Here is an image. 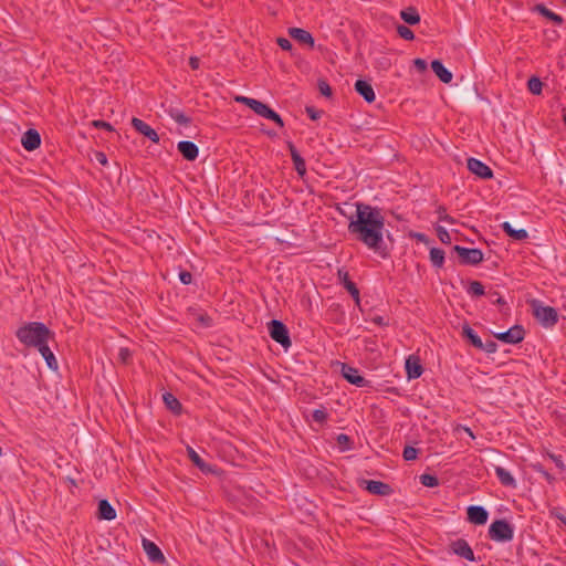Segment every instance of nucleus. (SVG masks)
<instances>
[{
    "mask_svg": "<svg viewBox=\"0 0 566 566\" xmlns=\"http://www.w3.org/2000/svg\"><path fill=\"white\" fill-rule=\"evenodd\" d=\"M348 232L368 249L379 251L384 244L385 217L381 210L356 203V218L349 217Z\"/></svg>",
    "mask_w": 566,
    "mask_h": 566,
    "instance_id": "1",
    "label": "nucleus"
},
{
    "mask_svg": "<svg viewBox=\"0 0 566 566\" xmlns=\"http://www.w3.org/2000/svg\"><path fill=\"white\" fill-rule=\"evenodd\" d=\"M15 336L23 345L39 348L53 339L54 334L43 323L31 322L19 327Z\"/></svg>",
    "mask_w": 566,
    "mask_h": 566,
    "instance_id": "2",
    "label": "nucleus"
},
{
    "mask_svg": "<svg viewBox=\"0 0 566 566\" xmlns=\"http://www.w3.org/2000/svg\"><path fill=\"white\" fill-rule=\"evenodd\" d=\"M234 99L235 102L250 107L259 116L273 120L280 127L284 126L281 116L271 109L266 104L247 96H237Z\"/></svg>",
    "mask_w": 566,
    "mask_h": 566,
    "instance_id": "3",
    "label": "nucleus"
},
{
    "mask_svg": "<svg viewBox=\"0 0 566 566\" xmlns=\"http://www.w3.org/2000/svg\"><path fill=\"white\" fill-rule=\"evenodd\" d=\"M489 537L494 542H511L514 537V527L506 520H496L489 527Z\"/></svg>",
    "mask_w": 566,
    "mask_h": 566,
    "instance_id": "4",
    "label": "nucleus"
},
{
    "mask_svg": "<svg viewBox=\"0 0 566 566\" xmlns=\"http://www.w3.org/2000/svg\"><path fill=\"white\" fill-rule=\"evenodd\" d=\"M533 315L545 327L554 326L558 321L557 311L551 306H544L538 301H533Z\"/></svg>",
    "mask_w": 566,
    "mask_h": 566,
    "instance_id": "5",
    "label": "nucleus"
},
{
    "mask_svg": "<svg viewBox=\"0 0 566 566\" xmlns=\"http://www.w3.org/2000/svg\"><path fill=\"white\" fill-rule=\"evenodd\" d=\"M269 333L273 340L281 344L285 349L291 346V339L286 326L277 319L269 323Z\"/></svg>",
    "mask_w": 566,
    "mask_h": 566,
    "instance_id": "6",
    "label": "nucleus"
},
{
    "mask_svg": "<svg viewBox=\"0 0 566 566\" xmlns=\"http://www.w3.org/2000/svg\"><path fill=\"white\" fill-rule=\"evenodd\" d=\"M453 251L459 255L462 264L476 265L483 261V252L480 249L454 245Z\"/></svg>",
    "mask_w": 566,
    "mask_h": 566,
    "instance_id": "7",
    "label": "nucleus"
},
{
    "mask_svg": "<svg viewBox=\"0 0 566 566\" xmlns=\"http://www.w3.org/2000/svg\"><path fill=\"white\" fill-rule=\"evenodd\" d=\"M524 328L520 325H515L506 332L495 334V337L506 344H517L524 339Z\"/></svg>",
    "mask_w": 566,
    "mask_h": 566,
    "instance_id": "8",
    "label": "nucleus"
},
{
    "mask_svg": "<svg viewBox=\"0 0 566 566\" xmlns=\"http://www.w3.org/2000/svg\"><path fill=\"white\" fill-rule=\"evenodd\" d=\"M450 549L452 551V553H454L455 555H458L467 560H470V562L475 560V556H474L472 548L470 547L469 543L463 538H459V539L452 542L450 544Z\"/></svg>",
    "mask_w": 566,
    "mask_h": 566,
    "instance_id": "9",
    "label": "nucleus"
},
{
    "mask_svg": "<svg viewBox=\"0 0 566 566\" xmlns=\"http://www.w3.org/2000/svg\"><path fill=\"white\" fill-rule=\"evenodd\" d=\"M468 521L475 525H483L488 522L489 513L483 506L471 505L467 509Z\"/></svg>",
    "mask_w": 566,
    "mask_h": 566,
    "instance_id": "10",
    "label": "nucleus"
},
{
    "mask_svg": "<svg viewBox=\"0 0 566 566\" xmlns=\"http://www.w3.org/2000/svg\"><path fill=\"white\" fill-rule=\"evenodd\" d=\"M468 169L472 174H474L478 177L483 178V179H490L493 177V172H492L491 168L488 165H485L484 163H482L481 160L475 159V158L468 159Z\"/></svg>",
    "mask_w": 566,
    "mask_h": 566,
    "instance_id": "11",
    "label": "nucleus"
},
{
    "mask_svg": "<svg viewBox=\"0 0 566 566\" xmlns=\"http://www.w3.org/2000/svg\"><path fill=\"white\" fill-rule=\"evenodd\" d=\"M132 126L143 136L150 139L153 143H159V135L155 129H153L148 124H146L144 120L133 117L132 118Z\"/></svg>",
    "mask_w": 566,
    "mask_h": 566,
    "instance_id": "12",
    "label": "nucleus"
},
{
    "mask_svg": "<svg viewBox=\"0 0 566 566\" xmlns=\"http://www.w3.org/2000/svg\"><path fill=\"white\" fill-rule=\"evenodd\" d=\"M361 484H365V489L371 494L389 495L392 492L391 486L381 481L363 480Z\"/></svg>",
    "mask_w": 566,
    "mask_h": 566,
    "instance_id": "13",
    "label": "nucleus"
},
{
    "mask_svg": "<svg viewBox=\"0 0 566 566\" xmlns=\"http://www.w3.org/2000/svg\"><path fill=\"white\" fill-rule=\"evenodd\" d=\"M342 374L347 381L358 387H365L368 384V381L359 375L356 368L346 364H344L342 367Z\"/></svg>",
    "mask_w": 566,
    "mask_h": 566,
    "instance_id": "14",
    "label": "nucleus"
},
{
    "mask_svg": "<svg viewBox=\"0 0 566 566\" xmlns=\"http://www.w3.org/2000/svg\"><path fill=\"white\" fill-rule=\"evenodd\" d=\"M406 373L409 379H416L422 375L423 368L418 356L410 355L406 359Z\"/></svg>",
    "mask_w": 566,
    "mask_h": 566,
    "instance_id": "15",
    "label": "nucleus"
},
{
    "mask_svg": "<svg viewBox=\"0 0 566 566\" xmlns=\"http://www.w3.org/2000/svg\"><path fill=\"white\" fill-rule=\"evenodd\" d=\"M21 144L29 151L39 148L41 145L40 134L35 129L27 130L21 138Z\"/></svg>",
    "mask_w": 566,
    "mask_h": 566,
    "instance_id": "16",
    "label": "nucleus"
},
{
    "mask_svg": "<svg viewBox=\"0 0 566 566\" xmlns=\"http://www.w3.org/2000/svg\"><path fill=\"white\" fill-rule=\"evenodd\" d=\"M178 151L186 160L193 161L198 157V147L195 143L189 140L179 142L177 145Z\"/></svg>",
    "mask_w": 566,
    "mask_h": 566,
    "instance_id": "17",
    "label": "nucleus"
},
{
    "mask_svg": "<svg viewBox=\"0 0 566 566\" xmlns=\"http://www.w3.org/2000/svg\"><path fill=\"white\" fill-rule=\"evenodd\" d=\"M289 35L297 41L298 43L301 44H306L311 48L314 46V38L312 36V34L304 30V29H301V28H290L289 29Z\"/></svg>",
    "mask_w": 566,
    "mask_h": 566,
    "instance_id": "18",
    "label": "nucleus"
},
{
    "mask_svg": "<svg viewBox=\"0 0 566 566\" xmlns=\"http://www.w3.org/2000/svg\"><path fill=\"white\" fill-rule=\"evenodd\" d=\"M338 277L344 285V287L348 291V293L353 296L356 304H359V290L357 289L356 284L349 279L348 272L338 271Z\"/></svg>",
    "mask_w": 566,
    "mask_h": 566,
    "instance_id": "19",
    "label": "nucleus"
},
{
    "mask_svg": "<svg viewBox=\"0 0 566 566\" xmlns=\"http://www.w3.org/2000/svg\"><path fill=\"white\" fill-rule=\"evenodd\" d=\"M143 547H144L148 558L151 562H155V563L164 562L165 556L161 553L160 548L155 543L144 538Z\"/></svg>",
    "mask_w": 566,
    "mask_h": 566,
    "instance_id": "20",
    "label": "nucleus"
},
{
    "mask_svg": "<svg viewBox=\"0 0 566 566\" xmlns=\"http://www.w3.org/2000/svg\"><path fill=\"white\" fill-rule=\"evenodd\" d=\"M355 90L368 103H373L376 98L374 88L367 81H364V80L356 81Z\"/></svg>",
    "mask_w": 566,
    "mask_h": 566,
    "instance_id": "21",
    "label": "nucleus"
},
{
    "mask_svg": "<svg viewBox=\"0 0 566 566\" xmlns=\"http://www.w3.org/2000/svg\"><path fill=\"white\" fill-rule=\"evenodd\" d=\"M431 69L441 82L448 84L452 81V73L444 67L441 61L433 60L431 62Z\"/></svg>",
    "mask_w": 566,
    "mask_h": 566,
    "instance_id": "22",
    "label": "nucleus"
},
{
    "mask_svg": "<svg viewBox=\"0 0 566 566\" xmlns=\"http://www.w3.org/2000/svg\"><path fill=\"white\" fill-rule=\"evenodd\" d=\"M289 149L291 153V157L295 167V170L300 176H304L306 172L305 160L301 157L295 146L292 143H289Z\"/></svg>",
    "mask_w": 566,
    "mask_h": 566,
    "instance_id": "23",
    "label": "nucleus"
},
{
    "mask_svg": "<svg viewBox=\"0 0 566 566\" xmlns=\"http://www.w3.org/2000/svg\"><path fill=\"white\" fill-rule=\"evenodd\" d=\"M97 515L99 520L112 521L116 517V512L107 500H101L98 502Z\"/></svg>",
    "mask_w": 566,
    "mask_h": 566,
    "instance_id": "24",
    "label": "nucleus"
},
{
    "mask_svg": "<svg viewBox=\"0 0 566 566\" xmlns=\"http://www.w3.org/2000/svg\"><path fill=\"white\" fill-rule=\"evenodd\" d=\"M503 231L514 240L523 241L528 238L525 229L515 230L510 222L505 221L501 224Z\"/></svg>",
    "mask_w": 566,
    "mask_h": 566,
    "instance_id": "25",
    "label": "nucleus"
},
{
    "mask_svg": "<svg viewBox=\"0 0 566 566\" xmlns=\"http://www.w3.org/2000/svg\"><path fill=\"white\" fill-rule=\"evenodd\" d=\"M535 11L538 12L541 15L545 17L546 19L553 21L554 23L560 25L564 22V19L562 15L553 12L552 10L547 9L544 4L539 3L535 6Z\"/></svg>",
    "mask_w": 566,
    "mask_h": 566,
    "instance_id": "26",
    "label": "nucleus"
},
{
    "mask_svg": "<svg viewBox=\"0 0 566 566\" xmlns=\"http://www.w3.org/2000/svg\"><path fill=\"white\" fill-rule=\"evenodd\" d=\"M38 350L40 352L42 357L45 359L46 365H48L49 368H51L53 370L57 369V361L55 359L54 354L50 349L48 343H44L42 346H40L38 348Z\"/></svg>",
    "mask_w": 566,
    "mask_h": 566,
    "instance_id": "27",
    "label": "nucleus"
},
{
    "mask_svg": "<svg viewBox=\"0 0 566 566\" xmlns=\"http://www.w3.org/2000/svg\"><path fill=\"white\" fill-rule=\"evenodd\" d=\"M494 471L497 479L504 486H515V479L506 469L502 467H495Z\"/></svg>",
    "mask_w": 566,
    "mask_h": 566,
    "instance_id": "28",
    "label": "nucleus"
},
{
    "mask_svg": "<svg viewBox=\"0 0 566 566\" xmlns=\"http://www.w3.org/2000/svg\"><path fill=\"white\" fill-rule=\"evenodd\" d=\"M187 453H188L189 459L192 461V463L197 468H199L202 472H211L212 471L211 467L209 464H207L191 447L187 448Z\"/></svg>",
    "mask_w": 566,
    "mask_h": 566,
    "instance_id": "29",
    "label": "nucleus"
},
{
    "mask_svg": "<svg viewBox=\"0 0 566 566\" xmlns=\"http://www.w3.org/2000/svg\"><path fill=\"white\" fill-rule=\"evenodd\" d=\"M400 18L410 25H415L420 22V15L418 11L412 7L402 10L400 12Z\"/></svg>",
    "mask_w": 566,
    "mask_h": 566,
    "instance_id": "30",
    "label": "nucleus"
},
{
    "mask_svg": "<svg viewBox=\"0 0 566 566\" xmlns=\"http://www.w3.org/2000/svg\"><path fill=\"white\" fill-rule=\"evenodd\" d=\"M462 336L468 338L472 346L479 348L482 346V339L474 333V331L468 325L464 324L462 327Z\"/></svg>",
    "mask_w": 566,
    "mask_h": 566,
    "instance_id": "31",
    "label": "nucleus"
},
{
    "mask_svg": "<svg viewBox=\"0 0 566 566\" xmlns=\"http://www.w3.org/2000/svg\"><path fill=\"white\" fill-rule=\"evenodd\" d=\"M164 402L166 407L171 410L174 413H179L181 411V403L179 400L170 392H166L163 396Z\"/></svg>",
    "mask_w": 566,
    "mask_h": 566,
    "instance_id": "32",
    "label": "nucleus"
},
{
    "mask_svg": "<svg viewBox=\"0 0 566 566\" xmlns=\"http://www.w3.org/2000/svg\"><path fill=\"white\" fill-rule=\"evenodd\" d=\"M168 114L169 116L176 122L178 123L179 125H189L190 124V118L188 116H186L182 112H180L179 109L177 108H170L168 111Z\"/></svg>",
    "mask_w": 566,
    "mask_h": 566,
    "instance_id": "33",
    "label": "nucleus"
},
{
    "mask_svg": "<svg viewBox=\"0 0 566 566\" xmlns=\"http://www.w3.org/2000/svg\"><path fill=\"white\" fill-rule=\"evenodd\" d=\"M430 261L434 266L441 268L444 262V252L441 249L432 248L430 250Z\"/></svg>",
    "mask_w": 566,
    "mask_h": 566,
    "instance_id": "34",
    "label": "nucleus"
},
{
    "mask_svg": "<svg viewBox=\"0 0 566 566\" xmlns=\"http://www.w3.org/2000/svg\"><path fill=\"white\" fill-rule=\"evenodd\" d=\"M527 88L532 94L539 95L543 90V83L538 77L532 76L527 82Z\"/></svg>",
    "mask_w": 566,
    "mask_h": 566,
    "instance_id": "35",
    "label": "nucleus"
},
{
    "mask_svg": "<svg viewBox=\"0 0 566 566\" xmlns=\"http://www.w3.org/2000/svg\"><path fill=\"white\" fill-rule=\"evenodd\" d=\"M468 293L471 294L472 296H482L485 293L484 292V286L479 281H472L470 283L469 289H468Z\"/></svg>",
    "mask_w": 566,
    "mask_h": 566,
    "instance_id": "36",
    "label": "nucleus"
},
{
    "mask_svg": "<svg viewBox=\"0 0 566 566\" xmlns=\"http://www.w3.org/2000/svg\"><path fill=\"white\" fill-rule=\"evenodd\" d=\"M397 33L399 34L400 38L407 41H411L415 39V33L412 32V30H410L408 27L403 24L397 25Z\"/></svg>",
    "mask_w": 566,
    "mask_h": 566,
    "instance_id": "37",
    "label": "nucleus"
},
{
    "mask_svg": "<svg viewBox=\"0 0 566 566\" xmlns=\"http://www.w3.org/2000/svg\"><path fill=\"white\" fill-rule=\"evenodd\" d=\"M420 482L428 488H434L439 484V480L436 475L432 474H422L420 475Z\"/></svg>",
    "mask_w": 566,
    "mask_h": 566,
    "instance_id": "38",
    "label": "nucleus"
},
{
    "mask_svg": "<svg viewBox=\"0 0 566 566\" xmlns=\"http://www.w3.org/2000/svg\"><path fill=\"white\" fill-rule=\"evenodd\" d=\"M338 447L344 451L350 449V438L347 434L339 433L336 438Z\"/></svg>",
    "mask_w": 566,
    "mask_h": 566,
    "instance_id": "39",
    "label": "nucleus"
},
{
    "mask_svg": "<svg viewBox=\"0 0 566 566\" xmlns=\"http://www.w3.org/2000/svg\"><path fill=\"white\" fill-rule=\"evenodd\" d=\"M436 231H437V235H438L439 240L442 243L449 244L451 242V237H450L449 232L443 227L438 226L436 228Z\"/></svg>",
    "mask_w": 566,
    "mask_h": 566,
    "instance_id": "40",
    "label": "nucleus"
},
{
    "mask_svg": "<svg viewBox=\"0 0 566 566\" xmlns=\"http://www.w3.org/2000/svg\"><path fill=\"white\" fill-rule=\"evenodd\" d=\"M437 213H438V218H439L440 221H444V222H448L450 224L455 222L454 219L447 213L446 208L442 207V206L438 207Z\"/></svg>",
    "mask_w": 566,
    "mask_h": 566,
    "instance_id": "41",
    "label": "nucleus"
},
{
    "mask_svg": "<svg viewBox=\"0 0 566 566\" xmlns=\"http://www.w3.org/2000/svg\"><path fill=\"white\" fill-rule=\"evenodd\" d=\"M417 455L418 450L416 448L408 446L403 449L402 457L406 461H412L417 459Z\"/></svg>",
    "mask_w": 566,
    "mask_h": 566,
    "instance_id": "42",
    "label": "nucleus"
},
{
    "mask_svg": "<svg viewBox=\"0 0 566 566\" xmlns=\"http://www.w3.org/2000/svg\"><path fill=\"white\" fill-rule=\"evenodd\" d=\"M118 359L125 365L129 364L132 359V352L126 347H120L118 352Z\"/></svg>",
    "mask_w": 566,
    "mask_h": 566,
    "instance_id": "43",
    "label": "nucleus"
},
{
    "mask_svg": "<svg viewBox=\"0 0 566 566\" xmlns=\"http://www.w3.org/2000/svg\"><path fill=\"white\" fill-rule=\"evenodd\" d=\"M478 349L484 350L489 354L495 353L497 349V344L492 339H488L485 343L482 342V346Z\"/></svg>",
    "mask_w": 566,
    "mask_h": 566,
    "instance_id": "44",
    "label": "nucleus"
},
{
    "mask_svg": "<svg viewBox=\"0 0 566 566\" xmlns=\"http://www.w3.org/2000/svg\"><path fill=\"white\" fill-rule=\"evenodd\" d=\"M313 420L323 423L327 419V413L324 409H316L313 411Z\"/></svg>",
    "mask_w": 566,
    "mask_h": 566,
    "instance_id": "45",
    "label": "nucleus"
},
{
    "mask_svg": "<svg viewBox=\"0 0 566 566\" xmlns=\"http://www.w3.org/2000/svg\"><path fill=\"white\" fill-rule=\"evenodd\" d=\"M318 90H319L322 95H324L326 97H331L332 96V88H331L329 84L326 81H319L318 82Z\"/></svg>",
    "mask_w": 566,
    "mask_h": 566,
    "instance_id": "46",
    "label": "nucleus"
},
{
    "mask_svg": "<svg viewBox=\"0 0 566 566\" xmlns=\"http://www.w3.org/2000/svg\"><path fill=\"white\" fill-rule=\"evenodd\" d=\"M534 468L537 472L543 474V476L548 483H553L555 481V478L551 475L547 471H545L541 464H536L534 465Z\"/></svg>",
    "mask_w": 566,
    "mask_h": 566,
    "instance_id": "47",
    "label": "nucleus"
},
{
    "mask_svg": "<svg viewBox=\"0 0 566 566\" xmlns=\"http://www.w3.org/2000/svg\"><path fill=\"white\" fill-rule=\"evenodd\" d=\"M277 42V45L284 50V51H290L292 49V43L290 40L285 39V38H279L276 40Z\"/></svg>",
    "mask_w": 566,
    "mask_h": 566,
    "instance_id": "48",
    "label": "nucleus"
},
{
    "mask_svg": "<svg viewBox=\"0 0 566 566\" xmlns=\"http://www.w3.org/2000/svg\"><path fill=\"white\" fill-rule=\"evenodd\" d=\"M551 515L559 520L566 526V515L558 509H554L553 511H551Z\"/></svg>",
    "mask_w": 566,
    "mask_h": 566,
    "instance_id": "49",
    "label": "nucleus"
},
{
    "mask_svg": "<svg viewBox=\"0 0 566 566\" xmlns=\"http://www.w3.org/2000/svg\"><path fill=\"white\" fill-rule=\"evenodd\" d=\"M95 160L101 164L102 166L107 165V157L103 151H95L94 154Z\"/></svg>",
    "mask_w": 566,
    "mask_h": 566,
    "instance_id": "50",
    "label": "nucleus"
},
{
    "mask_svg": "<svg viewBox=\"0 0 566 566\" xmlns=\"http://www.w3.org/2000/svg\"><path fill=\"white\" fill-rule=\"evenodd\" d=\"M179 279H180V281H181L184 284H189V283H191L192 275H191V273H190V272L182 271V272H180V274H179Z\"/></svg>",
    "mask_w": 566,
    "mask_h": 566,
    "instance_id": "51",
    "label": "nucleus"
},
{
    "mask_svg": "<svg viewBox=\"0 0 566 566\" xmlns=\"http://www.w3.org/2000/svg\"><path fill=\"white\" fill-rule=\"evenodd\" d=\"M413 64L419 72H424L427 70V63L422 59H416Z\"/></svg>",
    "mask_w": 566,
    "mask_h": 566,
    "instance_id": "52",
    "label": "nucleus"
},
{
    "mask_svg": "<svg viewBox=\"0 0 566 566\" xmlns=\"http://www.w3.org/2000/svg\"><path fill=\"white\" fill-rule=\"evenodd\" d=\"M549 458L554 461L555 465L560 470H565V464L562 460L560 457H557V455H554V454H549Z\"/></svg>",
    "mask_w": 566,
    "mask_h": 566,
    "instance_id": "53",
    "label": "nucleus"
},
{
    "mask_svg": "<svg viewBox=\"0 0 566 566\" xmlns=\"http://www.w3.org/2000/svg\"><path fill=\"white\" fill-rule=\"evenodd\" d=\"M93 125L97 128H104V129H107V130H113V127L109 123L107 122H104V120H94L93 122Z\"/></svg>",
    "mask_w": 566,
    "mask_h": 566,
    "instance_id": "54",
    "label": "nucleus"
},
{
    "mask_svg": "<svg viewBox=\"0 0 566 566\" xmlns=\"http://www.w3.org/2000/svg\"><path fill=\"white\" fill-rule=\"evenodd\" d=\"M489 296L496 304H504L505 303L504 300L499 295L497 292L489 293Z\"/></svg>",
    "mask_w": 566,
    "mask_h": 566,
    "instance_id": "55",
    "label": "nucleus"
},
{
    "mask_svg": "<svg viewBox=\"0 0 566 566\" xmlns=\"http://www.w3.org/2000/svg\"><path fill=\"white\" fill-rule=\"evenodd\" d=\"M306 113L314 120L319 117V112L315 111L313 107H306Z\"/></svg>",
    "mask_w": 566,
    "mask_h": 566,
    "instance_id": "56",
    "label": "nucleus"
},
{
    "mask_svg": "<svg viewBox=\"0 0 566 566\" xmlns=\"http://www.w3.org/2000/svg\"><path fill=\"white\" fill-rule=\"evenodd\" d=\"M371 322L379 325V326H385L387 325V323L385 322L384 317L382 316H379V315H376L371 318Z\"/></svg>",
    "mask_w": 566,
    "mask_h": 566,
    "instance_id": "57",
    "label": "nucleus"
},
{
    "mask_svg": "<svg viewBox=\"0 0 566 566\" xmlns=\"http://www.w3.org/2000/svg\"><path fill=\"white\" fill-rule=\"evenodd\" d=\"M189 64L191 69L197 70L199 67L200 61L198 57H190Z\"/></svg>",
    "mask_w": 566,
    "mask_h": 566,
    "instance_id": "58",
    "label": "nucleus"
},
{
    "mask_svg": "<svg viewBox=\"0 0 566 566\" xmlns=\"http://www.w3.org/2000/svg\"><path fill=\"white\" fill-rule=\"evenodd\" d=\"M458 430H463L464 432L468 433V436H470V438L475 439V436H474V433L472 432V430L470 428H468V427H459Z\"/></svg>",
    "mask_w": 566,
    "mask_h": 566,
    "instance_id": "59",
    "label": "nucleus"
},
{
    "mask_svg": "<svg viewBox=\"0 0 566 566\" xmlns=\"http://www.w3.org/2000/svg\"><path fill=\"white\" fill-rule=\"evenodd\" d=\"M417 238H418V240H420V241H424V238H426V237H424V234L418 233V234H417Z\"/></svg>",
    "mask_w": 566,
    "mask_h": 566,
    "instance_id": "60",
    "label": "nucleus"
},
{
    "mask_svg": "<svg viewBox=\"0 0 566 566\" xmlns=\"http://www.w3.org/2000/svg\"><path fill=\"white\" fill-rule=\"evenodd\" d=\"M563 120H564V123H565V125H566V109H564Z\"/></svg>",
    "mask_w": 566,
    "mask_h": 566,
    "instance_id": "61",
    "label": "nucleus"
},
{
    "mask_svg": "<svg viewBox=\"0 0 566 566\" xmlns=\"http://www.w3.org/2000/svg\"><path fill=\"white\" fill-rule=\"evenodd\" d=\"M554 35L557 36L556 31H553V34H551V38H554Z\"/></svg>",
    "mask_w": 566,
    "mask_h": 566,
    "instance_id": "62",
    "label": "nucleus"
},
{
    "mask_svg": "<svg viewBox=\"0 0 566 566\" xmlns=\"http://www.w3.org/2000/svg\"><path fill=\"white\" fill-rule=\"evenodd\" d=\"M554 35L557 36L556 31H553V34H551V38H554Z\"/></svg>",
    "mask_w": 566,
    "mask_h": 566,
    "instance_id": "63",
    "label": "nucleus"
},
{
    "mask_svg": "<svg viewBox=\"0 0 566 566\" xmlns=\"http://www.w3.org/2000/svg\"><path fill=\"white\" fill-rule=\"evenodd\" d=\"M338 210L340 211V213L345 214L344 209L338 208Z\"/></svg>",
    "mask_w": 566,
    "mask_h": 566,
    "instance_id": "64",
    "label": "nucleus"
}]
</instances>
